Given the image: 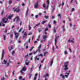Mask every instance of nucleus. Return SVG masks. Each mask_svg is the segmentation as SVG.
I'll return each instance as SVG.
<instances>
[{"label": "nucleus", "mask_w": 80, "mask_h": 80, "mask_svg": "<svg viewBox=\"0 0 80 80\" xmlns=\"http://www.w3.org/2000/svg\"><path fill=\"white\" fill-rule=\"evenodd\" d=\"M68 62H66L64 63V70H68Z\"/></svg>", "instance_id": "nucleus-1"}, {"label": "nucleus", "mask_w": 80, "mask_h": 80, "mask_svg": "<svg viewBox=\"0 0 80 80\" xmlns=\"http://www.w3.org/2000/svg\"><path fill=\"white\" fill-rule=\"evenodd\" d=\"M48 6H46V5L45 4H43V5L42 6L43 8H45V9H47L48 7V5L49 4V0H48L47 1Z\"/></svg>", "instance_id": "nucleus-2"}, {"label": "nucleus", "mask_w": 80, "mask_h": 80, "mask_svg": "<svg viewBox=\"0 0 80 80\" xmlns=\"http://www.w3.org/2000/svg\"><path fill=\"white\" fill-rule=\"evenodd\" d=\"M58 38H59V36H56V38L55 40V46L56 47V48H58V46H57L56 45L57 44V39H58Z\"/></svg>", "instance_id": "nucleus-3"}, {"label": "nucleus", "mask_w": 80, "mask_h": 80, "mask_svg": "<svg viewBox=\"0 0 80 80\" xmlns=\"http://www.w3.org/2000/svg\"><path fill=\"white\" fill-rule=\"evenodd\" d=\"M16 20L17 23H18L20 22V19H19V17L18 16L16 17L14 19L13 22H15Z\"/></svg>", "instance_id": "nucleus-4"}, {"label": "nucleus", "mask_w": 80, "mask_h": 80, "mask_svg": "<svg viewBox=\"0 0 80 80\" xmlns=\"http://www.w3.org/2000/svg\"><path fill=\"white\" fill-rule=\"evenodd\" d=\"M2 21L3 23H7L8 22V19L6 18H5L2 19Z\"/></svg>", "instance_id": "nucleus-5"}, {"label": "nucleus", "mask_w": 80, "mask_h": 80, "mask_svg": "<svg viewBox=\"0 0 80 80\" xmlns=\"http://www.w3.org/2000/svg\"><path fill=\"white\" fill-rule=\"evenodd\" d=\"M26 70H27V68H26L25 67H24L22 68V70H21V73H22V74H23V73H23V71H26Z\"/></svg>", "instance_id": "nucleus-6"}, {"label": "nucleus", "mask_w": 80, "mask_h": 80, "mask_svg": "<svg viewBox=\"0 0 80 80\" xmlns=\"http://www.w3.org/2000/svg\"><path fill=\"white\" fill-rule=\"evenodd\" d=\"M4 54H5V50H3L2 52V54L1 56V60L3 59V57H4Z\"/></svg>", "instance_id": "nucleus-7"}, {"label": "nucleus", "mask_w": 80, "mask_h": 80, "mask_svg": "<svg viewBox=\"0 0 80 80\" xmlns=\"http://www.w3.org/2000/svg\"><path fill=\"white\" fill-rule=\"evenodd\" d=\"M14 33L15 34L16 38L17 39L18 38V36L19 35L18 33H17L16 32H14Z\"/></svg>", "instance_id": "nucleus-8"}, {"label": "nucleus", "mask_w": 80, "mask_h": 80, "mask_svg": "<svg viewBox=\"0 0 80 80\" xmlns=\"http://www.w3.org/2000/svg\"><path fill=\"white\" fill-rule=\"evenodd\" d=\"M23 35V39H24V38H26L27 36V32H24Z\"/></svg>", "instance_id": "nucleus-9"}, {"label": "nucleus", "mask_w": 80, "mask_h": 80, "mask_svg": "<svg viewBox=\"0 0 80 80\" xmlns=\"http://www.w3.org/2000/svg\"><path fill=\"white\" fill-rule=\"evenodd\" d=\"M47 38V36L46 35H44L43 36V38L44 39L43 41L44 42H45L46 40V38Z\"/></svg>", "instance_id": "nucleus-10"}, {"label": "nucleus", "mask_w": 80, "mask_h": 80, "mask_svg": "<svg viewBox=\"0 0 80 80\" xmlns=\"http://www.w3.org/2000/svg\"><path fill=\"white\" fill-rule=\"evenodd\" d=\"M38 2H37L34 5V8H37L38 7Z\"/></svg>", "instance_id": "nucleus-11"}, {"label": "nucleus", "mask_w": 80, "mask_h": 80, "mask_svg": "<svg viewBox=\"0 0 80 80\" xmlns=\"http://www.w3.org/2000/svg\"><path fill=\"white\" fill-rule=\"evenodd\" d=\"M7 62V61L5 60H4L3 61V62H2V64H4V65H6Z\"/></svg>", "instance_id": "nucleus-12"}, {"label": "nucleus", "mask_w": 80, "mask_h": 80, "mask_svg": "<svg viewBox=\"0 0 80 80\" xmlns=\"http://www.w3.org/2000/svg\"><path fill=\"white\" fill-rule=\"evenodd\" d=\"M28 11H29L28 8L26 12L25 16H27L28 15Z\"/></svg>", "instance_id": "nucleus-13"}, {"label": "nucleus", "mask_w": 80, "mask_h": 80, "mask_svg": "<svg viewBox=\"0 0 80 80\" xmlns=\"http://www.w3.org/2000/svg\"><path fill=\"white\" fill-rule=\"evenodd\" d=\"M20 11V9L18 8L14 10V12H18Z\"/></svg>", "instance_id": "nucleus-14"}, {"label": "nucleus", "mask_w": 80, "mask_h": 80, "mask_svg": "<svg viewBox=\"0 0 80 80\" xmlns=\"http://www.w3.org/2000/svg\"><path fill=\"white\" fill-rule=\"evenodd\" d=\"M74 40V38H72V40H68V42H71V43H74V41L73 40Z\"/></svg>", "instance_id": "nucleus-15"}, {"label": "nucleus", "mask_w": 80, "mask_h": 80, "mask_svg": "<svg viewBox=\"0 0 80 80\" xmlns=\"http://www.w3.org/2000/svg\"><path fill=\"white\" fill-rule=\"evenodd\" d=\"M13 17V15H9L8 17V18L10 20L11 18H12V17Z\"/></svg>", "instance_id": "nucleus-16"}, {"label": "nucleus", "mask_w": 80, "mask_h": 80, "mask_svg": "<svg viewBox=\"0 0 80 80\" xmlns=\"http://www.w3.org/2000/svg\"><path fill=\"white\" fill-rule=\"evenodd\" d=\"M60 76L61 77V78H62V79H65V76L62 75V74H61L60 75Z\"/></svg>", "instance_id": "nucleus-17"}, {"label": "nucleus", "mask_w": 80, "mask_h": 80, "mask_svg": "<svg viewBox=\"0 0 80 80\" xmlns=\"http://www.w3.org/2000/svg\"><path fill=\"white\" fill-rule=\"evenodd\" d=\"M60 76L61 77V78H62V79H65V76L62 75V74H61L60 75Z\"/></svg>", "instance_id": "nucleus-18"}, {"label": "nucleus", "mask_w": 80, "mask_h": 80, "mask_svg": "<svg viewBox=\"0 0 80 80\" xmlns=\"http://www.w3.org/2000/svg\"><path fill=\"white\" fill-rule=\"evenodd\" d=\"M68 75H69V73H66L65 74L64 77H65L66 78H68Z\"/></svg>", "instance_id": "nucleus-19"}, {"label": "nucleus", "mask_w": 80, "mask_h": 80, "mask_svg": "<svg viewBox=\"0 0 80 80\" xmlns=\"http://www.w3.org/2000/svg\"><path fill=\"white\" fill-rule=\"evenodd\" d=\"M5 65V67H8L10 65L9 64V63H6V64Z\"/></svg>", "instance_id": "nucleus-20"}, {"label": "nucleus", "mask_w": 80, "mask_h": 80, "mask_svg": "<svg viewBox=\"0 0 80 80\" xmlns=\"http://www.w3.org/2000/svg\"><path fill=\"white\" fill-rule=\"evenodd\" d=\"M50 63V67H52V64H53V59H52V60H51Z\"/></svg>", "instance_id": "nucleus-21"}, {"label": "nucleus", "mask_w": 80, "mask_h": 80, "mask_svg": "<svg viewBox=\"0 0 80 80\" xmlns=\"http://www.w3.org/2000/svg\"><path fill=\"white\" fill-rule=\"evenodd\" d=\"M64 5V3L63 2H62V4H60L59 5V7H60V6H61V5H62V7H63V6Z\"/></svg>", "instance_id": "nucleus-22"}, {"label": "nucleus", "mask_w": 80, "mask_h": 80, "mask_svg": "<svg viewBox=\"0 0 80 80\" xmlns=\"http://www.w3.org/2000/svg\"><path fill=\"white\" fill-rule=\"evenodd\" d=\"M49 76V75L47 73L46 74L45 76H43V77H45V78H47V77H48Z\"/></svg>", "instance_id": "nucleus-23"}, {"label": "nucleus", "mask_w": 80, "mask_h": 80, "mask_svg": "<svg viewBox=\"0 0 80 80\" xmlns=\"http://www.w3.org/2000/svg\"><path fill=\"white\" fill-rule=\"evenodd\" d=\"M29 62H27V61H26L25 62V64L26 65H29Z\"/></svg>", "instance_id": "nucleus-24"}, {"label": "nucleus", "mask_w": 80, "mask_h": 80, "mask_svg": "<svg viewBox=\"0 0 80 80\" xmlns=\"http://www.w3.org/2000/svg\"><path fill=\"white\" fill-rule=\"evenodd\" d=\"M37 57H38V56L36 57L35 58V60H39V58H37Z\"/></svg>", "instance_id": "nucleus-25"}, {"label": "nucleus", "mask_w": 80, "mask_h": 80, "mask_svg": "<svg viewBox=\"0 0 80 80\" xmlns=\"http://www.w3.org/2000/svg\"><path fill=\"white\" fill-rule=\"evenodd\" d=\"M37 74H36L35 75L34 78V80H36V78H37Z\"/></svg>", "instance_id": "nucleus-26"}, {"label": "nucleus", "mask_w": 80, "mask_h": 80, "mask_svg": "<svg viewBox=\"0 0 80 80\" xmlns=\"http://www.w3.org/2000/svg\"><path fill=\"white\" fill-rule=\"evenodd\" d=\"M47 22V20H46L44 21H42V24H44L45 22Z\"/></svg>", "instance_id": "nucleus-27"}, {"label": "nucleus", "mask_w": 80, "mask_h": 80, "mask_svg": "<svg viewBox=\"0 0 80 80\" xmlns=\"http://www.w3.org/2000/svg\"><path fill=\"white\" fill-rule=\"evenodd\" d=\"M12 47H13L12 45L11 46V49H10V48H8L9 51H11V50H12V49H13V48H12Z\"/></svg>", "instance_id": "nucleus-28"}, {"label": "nucleus", "mask_w": 80, "mask_h": 80, "mask_svg": "<svg viewBox=\"0 0 80 80\" xmlns=\"http://www.w3.org/2000/svg\"><path fill=\"white\" fill-rule=\"evenodd\" d=\"M28 55L27 54L25 56V58H26V59H28Z\"/></svg>", "instance_id": "nucleus-29"}, {"label": "nucleus", "mask_w": 80, "mask_h": 80, "mask_svg": "<svg viewBox=\"0 0 80 80\" xmlns=\"http://www.w3.org/2000/svg\"><path fill=\"white\" fill-rule=\"evenodd\" d=\"M36 51L37 52H38L39 53H40L41 52V50L40 49H38L36 50Z\"/></svg>", "instance_id": "nucleus-30"}, {"label": "nucleus", "mask_w": 80, "mask_h": 80, "mask_svg": "<svg viewBox=\"0 0 80 80\" xmlns=\"http://www.w3.org/2000/svg\"><path fill=\"white\" fill-rule=\"evenodd\" d=\"M64 53L65 55H67V54H68V52H67V51H65L64 52Z\"/></svg>", "instance_id": "nucleus-31"}, {"label": "nucleus", "mask_w": 80, "mask_h": 80, "mask_svg": "<svg viewBox=\"0 0 80 80\" xmlns=\"http://www.w3.org/2000/svg\"><path fill=\"white\" fill-rule=\"evenodd\" d=\"M43 57V54H40L39 55H38V57Z\"/></svg>", "instance_id": "nucleus-32"}, {"label": "nucleus", "mask_w": 80, "mask_h": 80, "mask_svg": "<svg viewBox=\"0 0 80 80\" xmlns=\"http://www.w3.org/2000/svg\"><path fill=\"white\" fill-rule=\"evenodd\" d=\"M3 38L4 40H5V38H6V36L5 35H3Z\"/></svg>", "instance_id": "nucleus-33"}, {"label": "nucleus", "mask_w": 80, "mask_h": 80, "mask_svg": "<svg viewBox=\"0 0 80 80\" xmlns=\"http://www.w3.org/2000/svg\"><path fill=\"white\" fill-rule=\"evenodd\" d=\"M62 27V31L63 32H65V29L64 28V26H63Z\"/></svg>", "instance_id": "nucleus-34"}, {"label": "nucleus", "mask_w": 80, "mask_h": 80, "mask_svg": "<svg viewBox=\"0 0 80 80\" xmlns=\"http://www.w3.org/2000/svg\"><path fill=\"white\" fill-rule=\"evenodd\" d=\"M74 11H75V8H72L71 9V12H74Z\"/></svg>", "instance_id": "nucleus-35"}, {"label": "nucleus", "mask_w": 80, "mask_h": 80, "mask_svg": "<svg viewBox=\"0 0 80 80\" xmlns=\"http://www.w3.org/2000/svg\"><path fill=\"white\" fill-rule=\"evenodd\" d=\"M34 48V47H32L30 50V51L31 52L32 50H33V49Z\"/></svg>", "instance_id": "nucleus-36"}, {"label": "nucleus", "mask_w": 80, "mask_h": 80, "mask_svg": "<svg viewBox=\"0 0 80 80\" xmlns=\"http://www.w3.org/2000/svg\"><path fill=\"white\" fill-rule=\"evenodd\" d=\"M28 28H29V30H31V29L32 28L31 27H30V25H28Z\"/></svg>", "instance_id": "nucleus-37"}, {"label": "nucleus", "mask_w": 80, "mask_h": 80, "mask_svg": "<svg viewBox=\"0 0 80 80\" xmlns=\"http://www.w3.org/2000/svg\"><path fill=\"white\" fill-rule=\"evenodd\" d=\"M47 53H48V52H45L44 53V56H45L46 55V54H47Z\"/></svg>", "instance_id": "nucleus-38"}, {"label": "nucleus", "mask_w": 80, "mask_h": 80, "mask_svg": "<svg viewBox=\"0 0 80 80\" xmlns=\"http://www.w3.org/2000/svg\"><path fill=\"white\" fill-rule=\"evenodd\" d=\"M44 18H45L47 19V18H48V16H47L46 15H45L44 16Z\"/></svg>", "instance_id": "nucleus-39"}, {"label": "nucleus", "mask_w": 80, "mask_h": 80, "mask_svg": "<svg viewBox=\"0 0 80 80\" xmlns=\"http://www.w3.org/2000/svg\"><path fill=\"white\" fill-rule=\"evenodd\" d=\"M32 74H29V78H31V77H32Z\"/></svg>", "instance_id": "nucleus-40"}, {"label": "nucleus", "mask_w": 80, "mask_h": 80, "mask_svg": "<svg viewBox=\"0 0 80 80\" xmlns=\"http://www.w3.org/2000/svg\"><path fill=\"white\" fill-rule=\"evenodd\" d=\"M13 34H11L10 35V37H11V38H12L13 37Z\"/></svg>", "instance_id": "nucleus-41"}, {"label": "nucleus", "mask_w": 80, "mask_h": 80, "mask_svg": "<svg viewBox=\"0 0 80 80\" xmlns=\"http://www.w3.org/2000/svg\"><path fill=\"white\" fill-rule=\"evenodd\" d=\"M48 28H46L45 30H44V32H45L46 31H48Z\"/></svg>", "instance_id": "nucleus-42"}, {"label": "nucleus", "mask_w": 80, "mask_h": 80, "mask_svg": "<svg viewBox=\"0 0 80 80\" xmlns=\"http://www.w3.org/2000/svg\"><path fill=\"white\" fill-rule=\"evenodd\" d=\"M5 80V78L4 77H3L1 78V80Z\"/></svg>", "instance_id": "nucleus-43"}, {"label": "nucleus", "mask_w": 80, "mask_h": 80, "mask_svg": "<svg viewBox=\"0 0 80 80\" xmlns=\"http://www.w3.org/2000/svg\"><path fill=\"white\" fill-rule=\"evenodd\" d=\"M58 17H60V18H61V15H60V14H58Z\"/></svg>", "instance_id": "nucleus-44"}, {"label": "nucleus", "mask_w": 80, "mask_h": 80, "mask_svg": "<svg viewBox=\"0 0 80 80\" xmlns=\"http://www.w3.org/2000/svg\"><path fill=\"white\" fill-rule=\"evenodd\" d=\"M41 31H42V30H41V29H38V32H41Z\"/></svg>", "instance_id": "nucleus-45"}, {"label": "nucleus", "mask_w": 80, "mask_h": 80, "mask_svg": "<svg viewBox=\"0 0 80 80\" xmlns=\"http://www.w3.org/2000/svg\"><path fill=\"white\" fill-rule=\"evenodd\" d=\"M2 24H3V22H0V27H1V26H2Z\"/></svg>", "instance_id": "nucleus-46"}, {"label": "nucleus", "mask_w": 80, "mask_h": 80, "mask_svg": "<svg viewBox=\"0 0 80 80\" xmlns=\"http://www.w3.org/2000/svg\"><path fill=\"white\" fill-rule=\"evenodd\" d=\"M12 3V1H9V4H10Z\"/></svg>", "instance_id": "nucleus-47"}, {"label": "nucleus", "mask_w": 80, "mask_h": 80, "mask_svg": "<svg viewBox=\"0 0 80 80\" xmlns=\"http://www.w3.org/2000/svg\"><path fill=\"white\" fill-rule=\"evenodd\" d=\"M41 67H42V64H40L39 67V69H40V68H41Z\"/></svg>", "instance_id": "nucleus-48"}, {"label": "nucleus", "mask_w": 80, "mask_h": 80, "mask_svg": "<svg viewBox=\"0 0 80 80\" xmlns=\"http://www.w3.org/2000/svg\"><path fill=\"white\" fill-rule=\"evenodd\" d=\"M41 48V45H39L38 47V49H40Z\"/></svg>", "instance_id": "nucleus-49"}, {"label": "nucleus", "mask_w": 80, "mask_h": 80, "mask_svg": "<svg viewBox=\"0 0 80 80\" xmlns=\"http://www.w3.org/2000/svg\"><path fill=\"white\" fill-rule=\"evenodd\" d=\"M53 32L54 33H55L56 32V31L55 30V28H54L53 29Z\"/></svg>", "instance_id": "nucleus-50"}, {"label": "nucleus", "mask_w": 80, "mask_h": 80, "mask_svg": "<svg viewBox=\"0 0 80 80\" xmlns=\"http://www.w3.org/2000/svg\"><path fill=\"white\" fill-rule=\"evenodd\" d=\"M23 28H21L19 31H18V32H20L22 30V29Z\"/></svg>", "instance_id": "nucleus-51"}, {"label": "nucleus", "mask_w": 80, "mask_h": 80, "mask_svg": "<svg viewBox=\"0 0 80 80\" xmlns=\"http://www.w3.org/2000/svg\"><path fill=\"white\" fill-rule=\"evenodd\" d=\"M44 59H43L42 60L41 62V63H43V62H44Z\"/></svg>", "instance_id": "nucleus-52"}, {"label": "nucleus", "mask_w": 80, "mask_h": 80, "mask_svg": "<svg viewBox=\"0 0 80 80\" xmlns=\"http://www.w3.org/2000/svg\"><path fill=\"white\" fill-rule=\"evenodd\" d=\"M52 50H53V52H54V51H55V49H54V47L53 46H52Z\"/></svg>", "instance_id": "nucleus-53"}, {"label": "nucleus", "mask_w": 80, "mask_h": 80, "mask_svg": "<svg viewBox=\"0 0 80 80\" xmlns=\"http://www.w3.org/2000/svg\"><path fill=\"white\" fill-rule=\"evenodd\" d=\"M37 51H36V52L34 51L33 52V54H35L37 53Z\"/></svg>", "instance_id": "nucleus-54"}, {"label": "nucleus", "mask_w": 80, "mask_h": 80, "mask_svg": "<svg viewBox=\"0 0 80 80\" xmlns=\"http://www.w3.org/2000/svg\"><path fill=\"white\" fill-rule=\"evenodd\" d=\"M22 76L19 77V80H20V79H22Z\"/></svg>", "instance_id": "nucleus-55"}, {"label": "nucleus", "mask_w": 80, "mask_h": 80, "mask_svg": "<svg viewBox=\"0 0 80 80\" xmlns=\"http://www.w3.org/2000/svg\"><path fill=\"white\" fill-rule=\"evenodd\" d=\"M33 54L32 52V53H30L29 54V55L30 56V55H32V54Z\"/></svg>", "instance_id": "nucleus-56"}, {"label": "nucleus", "mask_w": 80, "mask_h": 80, "mask_svg": "<svg viewBox=\"0 0 80 80\" xmlns=\"http://www.w3.org/2000/svg\"><path fill=\"white\" fill-rule=\"evenodd\" d=\"M52 8H53L52 10V12H53V10H54V9H55L54 8V7L52 6Z\"/></svg>", "instance_id": "nucleus-57"}, {"label": "nucleus", "mask_w": 80, "mask_h": 80, "mask_svg": "<svg viewBox=\"0 0 80 80\" xmlns=\"http://www.w3.org/2000/svg\"><path fill=\"white\" fill-rule=\"evenodd\" d=\"M14 53H15V52H14V51H13L12 52V55H14Z\"/></svg>", "instance_id": "nucleus-58"}, {"label": "nucleus", "mask_w": 80, "mask_h": 80, "mask_svg": "<svg viewBox=\"0 0 80 80\" xmlns=\"http://www.w3.org/2000/svg\"><path fill=\"white\" fill-rule=\"evenodd\" d=\"M40 25V23H39L38 24H37L36 26V27H38V26L39 25Z\"/></svg>", "instance_id": "nucleus-59"}, {"label": "nucleus", "mask_w": 80, "mask_h": 80, "mask_svg": "<svg viewBox=\"0 0 80 80\" xmlns=\"http://www.w3.org/2000/svg\"><path fill=\"white\" fill-rule=\"evenodd\" d=\"M57 23V22L55 21H54L53 22V23L54 24H55V23Z\"/></svg>", "instance_id": "nucleus-60"}, {"label": "nucleus", "mask_w": 80, "mask_h": 80, "mask_svg": "<svg viewBox=\"0 0 80 80\" xmlns=\"http://www.w3.org/2000/svg\"><path fill=\"white\" fill-rule=\"evenodd\" d=\"M32 33L30 32L28 34V35H32Z\"/></svg>", "instance_id": "nucleus-61"}, {"label": "nucleus", "mask_w": 80, "mask_h": 80, "mask_svg": "<svg viewBox=\"0 0 80 80\" xmlns=\"http://www.w3.org/2000/svg\"><path fill=\"white\" fill-rule=\"evenodd\" d=\"M32 70H33V68H31L30 72H32Z\"/></svg>", "instance_id": "nucleus-62"}, {"label": "nucleus", "mask_w": 80, "mask_h": 80, "mask_svg": "<svg viewBox=\"0 0 80 80\" xmlns=\"http://www.w3.org/2000/svg\"><path fill=\"white\" fill-rule=\"evenodd\" d=\"M25 4L24 3H22V6H25Z\"/></svg>", "instance_id": "nucleus-63"}, {"label": "nucleus", "mask_w": 80, "mask_h": 80, "mask_svg": "<svg viewBox=\"0 0 80 80\" xmlns=\"http://www.w3.org/2000/svg\"><path fill=\"white\" fill-rule=\"evenodd\" d=\"M48 27H49V28H51V25H50V24H49Z\"/></svg>", "instance_id": "nucleus-64"}]
</instances>
